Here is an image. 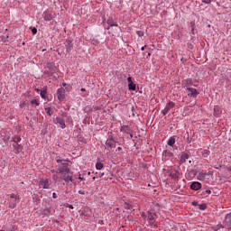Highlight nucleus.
<instances>
[{"label":"nucleus","mask_w":231,"mask_h":231,"mask_svg":"<svg viewBox=\"0 0 231 231\" xmlns=\"http://www.w3.org/2000/svg\"><path fill=\"white\" fill-rule=\"evenodd\" d=\"M58 163L57 170H51L52 174H60L66 183L73 182V171L69 169V163L67 160L56 159Z\"/></svg>","instance_id":"1"},{"label":"nucleus","mask_w":231,"mask_h":231,"mask_svg":"<svg viewBox=\"0 0 231 231\" xmlns=\"http://www.w3.org/2000/svg\"><path fill=\"white\" fill-rule=\"evenodd\" d=\"M19 196L15 195L14 193L10 195L9 199V208H15L17 207V201H19Z\"/></svg>","instance_id":"2"},{"label":"nucleus","mask_w":231,"mask_h":231,"mask_svg":"<svg viewBox=\"0 0 231 231\" xmlns=\"http://www.w3.org/2000/svg\"><path fill=\"white\" fill-rule=\"evenodd\" d=\"M54 124H58L61 129H66V119L63 116H58L54 119Z\"/></svg>","instance_id":"3"},{"label":"nucleus","mask_w":231,"mask_h":231,"mask_svg":"<svg viewBox=\"0 0 231 231\" xmlns=\"http://www.w3.org/2000/svg\"><path fill=\"white\" fill-rule=\"evenodd\" d=\"M176 106V104H174V102L170 101L169 103H167L165 108L162 111V114L163 115V116H165V115H168V113L172 109V107H174Z\"/></svg>","instance_id":"4"},{"label":"nucleus","mask_w":231,"mask_h":231,"mask_svg":"<svg viewBox=\"0 0 231 231\" xmlns=\"http://www.w3.org/2000/svg\"><path fill=\"white\" fill-rule=\"evenodd\" d=\"M65 48H66V52L69 53V51H71V50H73V40H71V38H68L65 42Z\"/></svg>","instance_id":"5"},{"label":"nucleus","mask_w":231,"mask_h":231,"mask_svg":"<svg viewBox=\"0 0 231 231\" xmlns=\"http://www.w3.org/2000/svg\"><path fill=\"white\" fill-rule=\"evenodd\" d=\"M65 93L66 90L64 89V88H60L57 90L58 100H60V102H62L64 98H66Z\"/></svg>","instance_id":"6"},{"label":"nucleus","mask_w":231,"mask_h":231,"mask_svg":"<svg viewBox=\"0 0 231 231\" xmlns=\"http://www.w3.org/2000/svg\"><path fill=\"white\" fill-rule=\"evenodd\" d=\"M186 91H188V97H192L193 98H196L199 95V92L194 88H187Z\"/></svg>","instance_id":"7"},{"label":"nucleus","mask_w":231,"mask_h":231,"mask_svg":"<svg viewBox=\"0 0 231 231\" xmlns=\"http://www.w3.org/2000/svg\"><path fill=\"white\" fill-rule=\"evenodd\" d=\"M106 145L107 150L111 151L113 149V147H116V141H115V139H113V137H111L110 139L106 140Z\"/></svg>","instance_id":"8"},{"label":"nucleus","mask_w":231,"mask_h":231,"mask_svg":"<svg viewBox=\"0 0 231 231\" xmlns=\"http://www.w3.org/2000/svg\"><path fill=\"white\" fill-rule=\"evenodd\" d=\"M39 185L40 187H42V189H50V180L48 179H41Z\"/></svg>","instance_id":"9"},{"label":"nucleus","mask_w":231,"mask_h":231,"mask_svg":"<svg viewBox=\"0 0 231 231\" xmlns=\"http://www.w3.org/2000/svg\"><path fill=\"white\" fill-rule=\"evenodd\" d=\"M191 190H199L201 189V182L194 181L190 185Z\"/></svg>","instance_id":"10"},{"label":"nucleus","mask_w":231,"mask_h":231,"mask_svg":"<svg viewBox=\"0 0 231 231\" xmlns=\"http://www.w3.org/2000/svg\"><path fill=\"white\" fill-rule=\"evenodd\" d=\"M187 160H189V153L187 152H182L181 156H180V165H183V163H185V162H187Z\"/></svg>","instance_id":"11"},{"label":"nucleus","mask_w":231,"mask_h":231,"mask_svg":"<svg viewBox=\"0 0 231 231\" xmlns=\"http://www.w3.org/2000/svg\"><path fill=\"white\" fill-rule=\"evenodd\" d=\"M148 223L150 226H152L156 223V219H154V216L151 212L148 213Z\"/></svg>","instance_id":"12"},{"label":"nucleus","mask_w":231,"mask_h":231,"mask_svg":"<svg viewBox=\"0 0 231 231\" xmlns=\"http://www.w3.org/2000/svg\"><path fill=\"white\" fill-rule=\"evenodd\" d=\"M180 171L173 170L171 171L170 176L172 178V180H179L180 178Z\"/></svg>","instance_id":"13"},{"label":"nucleus","mask_w":231,"mask_h":231,"mask_svg":"<svg viewBox=\"0 0 231 231\" xmlns=\"http://www.w3.org/2000/svg\"><path fill=\"white\" fill-rule=\"evenodd\" d=\"M43 19H44V21H52L53 20V14L50 12H45L43 14Z\"/></svg>","instance_id":"14"},{"label":"nucleus","mask_w":231,"mask_h":231,"mask_svg":"<svg viewBox=\"0 0 231 231\" xmlns=\"http://www.w3.org/2000/svg\"><path fill=\"white\" fill-rule=\"evenodd\" d=\"M61 116L63 118H66V122L67 124H73V119L71 118V116H68V114L66 112H63L61 114Z\"/></svg>","instance_id":"15"},{"label":"nucleus","mask_w":231,"mask_h":231,"mask_svg":"<svg viewBox=\"0 0 231 231\" xmlns=\"http://www.w3.org/2000/svg\"><path fill=\"white\" fill-rule=\"evenodd\" d=\"M207 178V172H203V171H200L199 173V175L197 176V179L199 180V181H205Z\"/></svg>","instance_id":"16"},{"label":"nucleus","mask_w":231,"mask_h":231,"mask_svg":"<svg viewBox=\"0 0 231 231\" xmlns=\"http://www.w3.org/2000/svg\"><path fill=\"white\" fill-rule=\"evenodd\" d=\"M221 113H222L221 108H219L218 106H215L214 113H213L214 116H216L217 118H219V116H221Z\"/></svg>","instance_id":"17"},{"label":"nucleus","mask_w":231,"mask_h":231,"mask_svg":"<svg viewBox=\"0 0 231 231\" xmlns=\"http://www.w3.org/2000/svg\"><path fill=\"white\" fill-rule=\"evenodd\" d=\"M224 223L226 226H231V213L226 215Z\"/></svg>","instance_id":"18"},{"label":"nucleus","mask_w":231,"mask_h":231,"mask_svg":"<svg viewBox=\"0 0 231 231\" xmlns=\"http://www.w3.org/2000/svg\"><path fill=\"white\" fill-rule=\"evenodd\" d=\"M121 133H126V134H131V128L127 125L121 126Z\"/></svg>","instance_id":"19"},{"label":"nucleus","mask_w":231,"mask_h":231,"mask_svg":"<svg viewBox=\"0 0 231 231\" xmlns=\"http://www.w3.org/2000/svg\"><path fill=\"white\" fill-rule=\"evenodd\" d=\"M52 180L53 181H62V180H64V175H61V177H59L58 174H53Z\"/></svg>","instance_id":"20"},{"label":"nucleus","mask_w":231,"mask_h":231,"mask_svg":"<svg viewBox=\"0 0 231 231\" xmlns=\"http://www.w3.org/2000/svg\"><path fill=\"white\" fill-rule=\"evenodd\" d=\"M200 151L204 158H208V156H210V151L205 149H200Z\"/></svg>","instance_id":"21"},{"label":"nucleus","mask_w":231,"mask_h":231,"mask_svg":"<svg viewBox=\"0 0 231 231\" xmlns=\"http://www.w3.org/2000/svg\"><path fill=\"white\" fill-rule=\"evenodd\" d=\"M107 24L108 26H118V23L116 22H115V20H113V18H110L107 20Z\"/></svg>","instance_id":"22"},{"label":"nucleus","mask_w":231,"mask_h":231,"mask_svg":"<svg viewBox=\"0 0 231 231\" xmlns=\"http://www.w3.org/2000/svg\"><path fill=\"white\" fill-rule=\"evenodd\" d=\"M13 147L16 151L15 154H19V152H21V144L19 143L13 144Z\"/></svg>","instance_id":"23"},{"label":"nucleus","mask_w":231,"mask_h":231,"mask_svg":"<svg viewBox=\"0 0 231 231\" xmlns=\"http://www.w3.org/2000/svg\"><path fill=\"white\" fill-rule=\"evenodd\" d=\"M162 154H163V156H166L167 158H172V156H174V154L171 152L167 151V150L163 151Z\"/></svg>","instance_id":"24"},{"label":"nucleus","mask_w":231,"mask_h":231,"mask_svg":"<svg viewBox=\"0 0 231 231\" xmlns=\"http://www.w3.org/2000/svg\"><path fill=\"white\" fill-rule=\"evenodd\" d=\"M189 86H192V79H185L184 87L187 88H190Z\"/></svg>","instance_id":"25"},{"label":"nucleus","mask_w":231,"mask_h":231,"mask_svg":"<svg viewBox=\"0 0 231 231\" xmlns=\"http://www.w3.org/2000/svg\"><path fill=\"white\" fill-rule=\"evenodd\" d=\"M128 89H129L130 91H136V84H134V83H129V84H128Z\"/></svg>","instance_id":"26"},{"label":"nucleus","mask_w":231,"mask_h":231,"mask_svg":"<svg viewBox=\"0 0 231 231\" xmlns=\"http://www.w3.org/2000/svg\"><path fill=\"white\" fill-rule=\"evenodd\" d=\"M175 143H176V139L174 137H171L168 141V145H170V147H172Z\"/></svg>","instance_id":"27"},{"label":"nucleus","mask_w":231,"mask_h":231,"mask_svg":"<svg viewBox=\"0 0 231 231\" xmlns=\"http://www.w3.org/2000/svg\"><path fill=\"white\" fill-rule=\"evenodd\" d=\"M12 142H14V143H19V142H21V136L14 135L12 139Z\"/></svg>","instance_id":"28"},{"label":"nucleus","mask_w":231,"mask_h":231,"mask_svg":"<svg viewBox=\"0 0 231 231\" xmlns=\"http://www.w3.org/2000/svg\"><path fill=\"white\" fill-rule=\"evenodd\" d=\"M96 169H97V171H102V169H104V164L102 162H97L96 163Z\"/></svg>","instance_id":"29"},{"label":"nucleus","mask_w":231,"mask_h":231,"mask_svg":"<svg viewBox=\"0 0 231 231\" xmlns=\"http://www.w3.org/2000/svg\"><path fill=\"white\" fill-rule=\"evenodd\" d=\"M220 228H225V226H222V224H218V225L213 226V227H212V230L217 231V230H220Z\"/></svg>","instance_id":"30"},{"label":"nucleus","mask_w":231,"mask_h":231,"mask_svg":"<svg viewBox=\"0 0 231 231\" xmlns=\"http://www.w3.org/2000/svg\"><path fill=\"white\" fill-rule=\"evenodd\" d=\"M44 75H47V77H51L52 75H53V72H51V70H48V69H46L45 71H44Z\"/></svg>","instance_id":"31"},{"label":"nucleus","mask_w":231,"mask_h":231,"mask_svg":"<svg viewBox=\"0 0 231 231\" xmlns=\"http://www.w3.org/2000/svg\"><path fill=\"white\" fill-rule=\"evenodd\" d=\"M31 104H32V106H33V105H35V106H40V105H41V103H40L39 100H37V99L32 100V101H31Z\"/></svg>","instance_id":"32"},{"label":"nucleus","mask_w":231,"mask_h":231,"mask_svg":"<svg viewBox=\"0 0 231 231\" xmlns=\"http://www.w3.org/2000/svg\"><path fill=\"white\" fill-rule=\"evenodd\" d=\"M42 98H45L46 99V90H42L40 93Z\"/></svg>","instance_id":"33"},{"label":"nucleus","mask_w":231,"mask_h":231,"mask_svg":"<svg viewBox=\"0 0 231 231\" xmlns=\"http://www.w3.org/2000/svg\"><path fill=\"white\" fill-rule=\"evenodd\" d=\"M199 209L200 210H207V204H200L199 205Z\"/></svg>","instance_id":"34"},{"label":"nucleus","mask_w":231,"mask_h":231,"mask_svg":"<svg viewBox=\"0 0 231 231\" xmlns=\"http://www.w3.org/2000/svg\"><path fill=\"white\" fill-rule=\"evenodd\" d=\"M136 34L138 35V37H143L144 35L143 31H137Z\"/></svg>","instance_id":"35"},{"label":"nucleus","mask_w":231,"mask_h":231,"mask_svg":"<svg viewBox=\"0 0 231 231\" xmlns=\"http://www.w3.org/2000/svg\"><path fill=\"white\" fill-rule=\"evenodd\" d=\"M47 68L48 69H53V63L51 62L47 63Z\"/></svg>","instance_id":"36"},{"label":"nucleus","mask_w":231,"mask_h":231,"mask_svg":"<svg viewBox=\"0 0 231 231\" xmlns=\"http://www.w3.org/2000/svg\"><path fill=\"white\" fill-rule=\"evenodd\" d=\"M47 115H49V116H51V115H53V112L51 111V108H48Z\"/></svg>","instance_id":"37"},{"label":"nucleus","mask_w":231,"mask_h":231,"mask_svg":"<svg viewBox=\"0 0 231 231\" xmlns=\"http://www.w3.org/2000/svg\"><path fill=\"white\" fill-rule=\"evenodd\" d=\"M212 0H202V3H205L206 5H210Z\"/></svg>","instance_id":"38"},{"label":"nucleus","mask_w":231,"mask_h":231,"mask_svg":"<svg viewBox=\"0 0 231 231\" xmlns=\"http://www.w3.org/2000/svg\"><path fill=\"white\" fill-rule=\"evenodd\" d=\"M207 176H214V171H209L207 173Z\"/></svg>","instance_id":"39"},{"label":"nucleus","mask_w":231,"mask_h":231,"mask_svg":"<svg viewBox=\"0 0 231 231\" xmlns=\"http://www.w3.org/2000/svg\"><path fill=\"white\" fill-rule=\"evenodd\" d=\"M127 81L129 82V84L133 83V78L131 77L127 78Z\"/></svg>","instance_id":"40"},{"label":"nucleus","mask_w":231,"mask_h":231,"mask_svg":"<svg viewBox=\"0 0 231 231\" xmlns=\"http://www.w3.org/2000/svg\"><path fill=\"white\" fill-rule=\"evenodd\" d=\"M32 32L33 35H35V33H37V28H33V29L32 30Z\"/></svg>","instance_id":"41"},{"label":"nucleus","mask_w":231,"mask_h":231,"mask_svg":"<svg viewBox=\"0 0 231 231\" xmlns=\"http://www.w3.org/2000/svg\"><path fill=\"white\" fill-rule=\"evenodd\" d=\"M79 194L84 195V194H86V191H84V190H82V189H79Z\"/></svg>","instance_id":"42"},{"label":"nucleus","mask_w":231,"mask_h":231,"mask_svg":"<svg viewBox=\"0 0 231 231\" xmlns=\"http://www.w3.org/2000/svg\"><path fill=\"white\" fill-rule=\"evenodd\" d=\"M205 193L206 194H212V191L210 189H207V190H205Z\"/></svg>","instance_id":"43"},{"label":"nucleus","mask_w":231,"mask_h":231,"mask_svg":"<svg viewBox=\"0 0 231 231\" xmlns=\"http://www.w3.org/2000/svg\"><path fill=\"white\" fill-rule=\"evenodd\" d=\"M52 198H53V199H57V193H52Z\"/></svg>","instance_id":"44"},{"label":"nucleus","mask_w":231,"mask_h":231,"mask_svg":"<svg viewBox=\"0 0 231 231\" xmlns=\"http://www.w3.org/2000/svg\"><path fill=\"white\" fill-rule=\"evenodd\" d=\"M65 207H68L69 208H73V205L66 204Z\"/></svg>","instance_id":"45"},{"label":"nucleus","mask_w":231,"mask_h":231,"mask_svg":"<svg viewBox=\"0 0 231 231\" xmlns=\"http://www.w3.org/2000/svg\"><path fill=\"white\" fill-rule=\"evenodd\" d=\"M192 205H193V207H198L199 204H198V202L193 201V202H192Z\"/></svg>","instance_id":"46"},{"label":"nucleus","mask_w":231,"mask_h":231,"mask_svg":"<svg viewBox=\"0 0 231 231\" xmlns=\"http://www.w3.org/2000/svg\"><path fill=\"white\" fill-rule=\"evenodd\" d=\"M145 48H147V45H144L143 47L141 48L142 51H144Z\"/></svg>","instance_id":"47"},{"label":"nucleus","mask_w":231,"mask_h":231,"mask_svg":"<svg viewBox=\"0 0 231 231\" xmlns=\"http://www.w3.org/2000/svg\"><path fill=\"white\" fill-rule=\"evenodd\" d=\"M57 53H58V55H62V52H60V49L57 50Z\"/></svg>","instance_id":"48"},{"label":"nucleus","mask_w":231,"mask_h":231,"mask_svg":"<svg viewBox=\"0 0 231 231\" xmlns=\"http://www.w3.org/2000/svg\"><path fill=\"white\" fill-rule=\"evenodd\" d=\"M226 171H229L231 172V166L226 168Z\"/></svg>","instance_id":"49"},{"label":"nucleus","mask_w":231,"mask_h":231,"mask_svg":"<svg viewBox=\"0 0 231 231\" xmlns=\"http://www.w3.org/2000/svg\"><path fill=\"white\" fill-rule=\"evenodd\" d=\"M33 199L35 200V201H41V199H39L38 198H33Z\"/></svg>","instance_id":"50"},{"label":"nucleus","mask_w":231,"mask_h":231,"mask_svg":"<svg viewBox=\"0 0 231 231\" xmlns=\"http://www.w3.org/2000/svg\"><path fill=\"white\" fill-rule=\"evenodd\" d=\"M187 142L188 143H190V139L189 137L187 138Z\"/></svg>","instance_id":"51"},{"label":"nucleus","mask_w":231,"mask_h":231,"mask_svg":"<svg viewBox=\"0 0 231 231\" xmlns=\"http://www.w3.org/2000/svg\"><path fill=\"white\" fill-rule=\"evenodd\" d=\"M99 224L100 225L104 224V220H99Z\"/></svg>","instance_id":"52"},{"label":"nucleus","mask_w":231,"mask_h":231,"mask_svg":"<svg viewBox=\"0 0 231 231\" xmlns=\"http://www.w3.org/2000/svg\"><path fill=\"white\" fill-rule=\"evenodd\" d=\"M117 151H122V147H117Z\"/></svg>","instance_id":"53"},{"label":"nucleus","mask_w":231,"mask_h":231,"mask_svg":"<svg viewBox=\"0 0 231 231\" xmlns=\"http://www.w3.org/2000/svg\"><path fill=\"white\" fill-rule=\"evenodd\" d=\"M79 180H84V178H82V177H79Z\"/></svg>","instance_id":"54"},{"label":"nucleus","mask_w":231,"mask_h":231,"mask_svg":"<svg viewBox=\"0 0 231 231\" xmlns=\"http://www.w3.org/2000/svg\"><path fill=\"white\" fill-rule=\"evenodd\" d=\"M62 86H63L64 88H66V83H62Z\"/></svg>","instance_id":"55"},{"label":"nucleus","mask_w":231,"mask_h":231,"mask_svg":"<svg viewBox=\"0 0 231 231\" xmlns=\"http://www.w3.org/2000/svg\"><path fill=\"white\" fill-rule=\"evenodd\" d=\"M81 91H82V92L86 91V88H81Z\"/></svg>","instance_id":"56"},{"label":"nucleus","mask_w":231,"mask_h":231,"mask_svg":"<svg viewBox=\"0 0 231 231\" xmlns=\"http://www.w3.org/2000/svg\"><path fill=\"white\" fill-rule=\"evenodd\" d=\"M130 136H131V138H133V135H132V134H130Z\"/></svg>","instance_id":"57"},{"label":"nucleus","mask_w":231,"mask_h":231,"mask_svg":"<svg viewBox=\"0 0 231 231\" xmlns=\"http://www.w3.org/2000/svg\"><path fill=\"white\" fill-rule=\"evenodd\" d=\"M106 30H109V26H108V27H106Z\"/></svg>","instance_id":"58"},{"label":"nucleus","mask_w":231,"mask_h":231,"mask_svg":"<svg viewBox=\"0 0 231 231\" xmlns=\"http://www.w3.org/2000/svg\"><path fill=\"white\" fill-rule=\"evenodd\" d=\"M101 176H104V173H102Z\"/></svg>","instance_id":"59"}]
</instances>
